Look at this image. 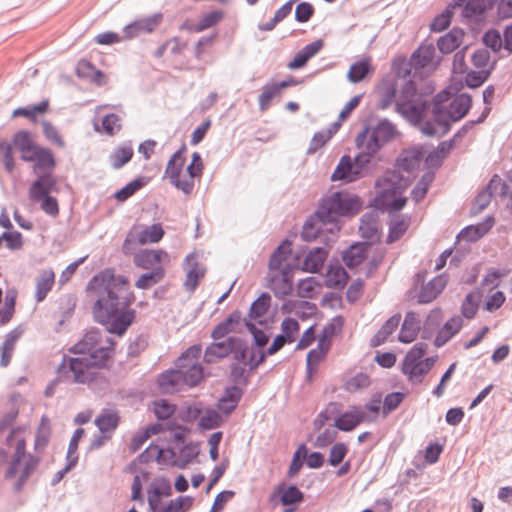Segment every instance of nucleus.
<instances>
[{
  "mask_svg": "<svg viewBox=\"0 0 512 512\" xmlns=\"http://www.w3.org/2000/svg\"><path fill=\"white\" fill-rule=\"evenodd\" d=\"M51 429L49 425V421L46 417H42L40 425L37 429L35 435V444L34 448L36 451H43L50 439Z\"/></svg>",
  "mask_w": 512,
  "mask_h": 512,
  "instance_id": "49",
  "label": "nucleus"
},
{
  "mask_svg": "<svg viewBox=\"0 0 512 512\" xmlns=\"http://www.w3.org/2000/svg\"><path fill=\"white\" fill-rule=\"evenodd\" d=\"M462 325L463 320L460 316H455L449 319L438 331L434 340V345L438 348L445 345L456 333L459 332Z\"/></svg>",
  "mask_w": 512,
  "mask_h": 512,
  "instance_id": "30",
  "label": "nucleus"
},
{
  "mask_svg": "<svg viewBox=\"0 0 512 512\" xmlns=\"http://www.w3.org/2000/svg\"><path fill=\"white\" fill-rule=\"evenodd\" d=\"M49 103L47 100H43L40 103L30 107H20L13 111V117H27L31 120H35L37 114L45 113L48 109Z\"/></svg>",
  "mask_w": 512,
  "mask_h": 512,
  "instance_id": "54",
  "label": "nucleus"
},
{
  "mask_svg": "<svg viewBox=\"0 0 512 512\" xmlns=\"http://www.w3.org/2000/svg\"><path fill=\"white\" fill-rule=\"evenodd\" d=\"M147 184V180L145 177H138L133 181L129 182L123 188L118 190L114 197L119 202H124L129 199L132 195H134L138 190L144 187Z\"/></svg>",
  "mask_w": 512,
  "mask_h": 512,
  "instance_id": "47",
  "label": "nucleus"
},
{
  "mask_svg": "<svg viewBox=\"0 0 512 512\" xmlns=\"http://www.w3.org/2000/svg\"><path fill=\"white\" fill-rule=\"evenodd\" d=\"M162 21V13H155L148 17L136 19L124 27V38L132 39L142 34L151 33L161 24Z\"/></svg>",
  "mask_w": 512,
  "mask_h": 512,
  "instance_id": "14",
  "label": "nucleus"
},
{
  "mask_svg": "<svg viewBox=\"0 0 512 512\" xmlns=\"http://www.w3.org/2000/svg\"><path fill=\"white\" fill-rule=\"evenodd\" d=\"M115 342L97 329L89 330L69 352L77 357L64 355L57 367V378L45 390L52 396L54 386L59 382L68 384H90L97 378V369L109 368L112 364Z\"/></svg>",
  "mask_w": 512,
  "mask_h": 512,
  "instance_id": "1",
  "label": "nucleus"
},
{
  "mask_svg": "<svg viewBox=\"0 0 512 512\" xmlns=\"http://www.w3.org/2000/svg\"><path fill=\"white\" fill-rule=\"evenodd\" d=\"M243 392L236 385L225 389L222 397L219 399L217 407L225 415L231 414L242 398Z\"/></svg>",
  "mask_w": 512,
  "mask_h": 512,
  "instance_id": "22",
  "label": "nucleus"
},
{
  "mask_svg": "<svg viewBox=\"0 0 512 512\" xmlns=\"http://www.w3.org/2000/svg\"><path fill=\"white\" fill-rule=\"evenodd\" d=\"M496 0H454L453 6L462 8V15L474 19L491 9Z\"/></svg>",
  "mask_w": 512,
  "mask_h": 512,
  "instance_id": "18",
  "label": "nucleus"
},
{
  "mask_svg": "<svg viewBox=\"0 0 512 512\" xmlns=\"http://www.w3.org/2000/svg\"><path fill=\"white\" fill-rule=\"evenodd\" d=\"M33 158H35L34 170H53L56 166L54 155L49 148L38 146V148H36V154Z\"/></svg>",
  "mask_w": 512,
  "mask_h": 512,
  "instance_id": "44",
  "label": "nucleus"
},
{
  "mask_svg": "<svg viewBox=\"0 0 512 512\" xmlns=\"http://www.w3.org/2000/svg\"><path fill=\"white\" fill-rule=\"evenodd\" d=\"M56 186V180L51 173H44L32 183L29 189V197L34 202H39L42 198L50 196L49 193Z\"/></svg>",
  "mask_w": 512,
  "mask_h": 512,
  "instance_id": "19",
  "label": "nucleus"
},
{
  "mask_svg": "<svg viewBox=\"0 0 512 512\" xmlns=\"http://www.w3.org/2000/svg\"><path fill=\"white\" fill-rule=\"evenodd\" d=\"M292 253L291 242L284 240L271 254L268 269L271 271L281 270Z\"/></svg>",
  "mask_w": 512,
  "mask_h": 512,
  "instance_id": "36",
  "label": "nucleus"
},
{
  "mask_svg": "<svg viewBox=\"0 0 512 512\" xmlns=\"http://www.w3.org/2000/svg\"><path fill=\"white\" fill-rule=\"evenodd\" d=\"M172 494L171 482L166 478H157L151 484L148 491V497H155V499H161V497H168Z\"/></svg>",
  "mask_w": 512,
  "mask_h": 512,
  "instance_id": "52",
  "label": "nucleus"
},
{
  "mask_svg": "<svg viewBox=\"0 0 512 512\" xmlns=\"http://www.w3.org/2000/svg\"><path fill=\"white\" fill-rule=\"evenodd\" d=\"M374 72V68L369 59H362L353 63L347 73V79L351 83H359L363 81L370 73Z\"/></svg>",
  "mask_w": 512,
  "mask_h": 512,
  "instance_id": "41",
  "label": "nucleus"
},
{
  "mask_svg": "<svg viewBox=\"0 0 512 512\" xmlns=\"http://www.w3.org/2000/svg\"><path fill=\"white\" fill-rule=\"evenodd\" d=\"M13 145L20 151L32 150L36 144L32 140L31 133L26 130L18 131L13 136Z\"/></svg>",
  "mask_w": 512,
  "mask_h": 512,
  "instance_id": "61",
  "label": "nucleus"
},
{
  "mask_svg": "<svg viewBox=\"0 0 512 512\" xmlns=\"http://www.w3.org/2000/svg\"><path fill=\"white\" fill-rule=\"evenodd\" d=\"M431 104L419 93L412 80H405L400 87L396 100V112L411 125L417 126L426 117Z\"/></svg>",
  "mask_w": 512,
  "mask_h": 512,
  "instance_id": "6",
  "label": "nucleus"
},
{
  "mask_svg": "<svg viewBox=\"0 0 512 512\" xmlns=\"http://www.w3.org/2000/svg\"><path fill=\"white\" fill-rule=\"evenodd\" d=\"M0 161L8 173L11 174L14 171L15 160L12 145L6 140H0Z\"/></svg>",
  "mask_w": 512,
  "mask_h": 512,
  "instance_id": "57",
  "label": "nucleus"
},
{
  "mask_svg": "<svg viewBox=\"0 0 512 512\" xmlns=\"http://www.w3.org/2000/svg\"><path fill=\"white\" fill-rule=\"evenodd\" d=\"M300 325L298 321L291 317H286L281 323V336H284L289 342L295 341V335L298 333Z\"/></svg>",
  "mask_w": 512,
  "mask_h": 512,
  "instance_id": "62",
  "label": "nucleus"
},
{
  "mask_svg": "<svg viewBox=\"0 0 512 512\" xmlns=\"http://www.w3.org/2000/svg\"><path fill=\"white\" fill-rule=\"evenodd\" d=\"M87 288L97 297L93 306L95 321L107 332L122 336L135 318V311L126 309L133 300L127 277L106 269L93 276Z\"/></svg>",
  "mask_w": 512,
  "mask_h": 512,
  "instance_id": "2",
  "label": "nucleus"
},
{
  "mask_svg": "<svg viewBox=\"0 0 512 512\" xmlns=\"http://www.w3.org/2000/svg\"><path fill=\"white\" fill-rule=\"evenodd\" d=\"M450 99V93L447 92L446 90H443L439 93H437L434 97H433V102H432V114H433V119H441L442 120V110L446 107V103L449 101Z\"/></svg>",
  "mask_w": 512,
  "mask_h": 512,
  "instance_id": "64",
  "label": "nucleus"
},
{
  "mask_svg": "<svg viewBox=\"0 0 512 512\" xmlns=\"http://www.w3.org/2000/svg\"><path fill=\"white\" fill-rule=\"evenodd\" d=\"M165 276V270L162 266L158 265L150 272L142 274L136 281L135 286L138 289H148L159 283Z\"/></svg>",
  "mask_w": 512,
  "mask_h": 512,
  "instance_id": "43",
  "label": "nucleus"
},
{
  "mask_svg": "<svg viewBox=\"0 0 512 512\" xmlns=\"http://www.w3.org/2000/svg\"><path fill=\"white\" fill-rule=\"evenodd\" d=\"M348 279L346 270L341 266H331L326 275V286L332 289L344 287Z\"/></svg>",
  "mask_w": 512,
  "mask_h": 512,
  "instance_id": "45",
  "label": "nucleus"
},
{
  "mask_svg": "<svg viewBox=\"0 0 512 512\" xmlns=\"http://www.w3.org/2000/svg\"><path fill=\"white\" fill-rule=\"evenodd\" d=\"M134 151L131 141H127L117 146L109 156V162L113 169H120L127 164L133 157Z\"/></svg>",
  "mask_w": 512,
  "mask_h": 512,
  "instance_id": "34",
  "label": "nucleus"
},
{
  "mask_svg": "<svg viewBox=\"0 0 512 512\" xmlns=\"http://www.w3.org/2000/svg\"><path fill=\"white\" fill-rule=\"evenodd\" d=\"M76 74L79 78L87 79L97 84H101V78H104V74L96 69L91 62L87 60H80L76 67Z\"/></svg>",
  "mask_w": 512,
  "mask_h": 512,
  "instance_id": "42",
  "label": "nucleus"
},
{
  "mask_svg": "<svg viewBox=\"0 0 512 512\" xmlns=\"http://www.w3.org/2000/svg\"><path fill=\"white\" fill-rule=\"evenodd\" d=\"M472 98L467 93H461L454 97L442 110V120L435 119L441 128V134H446L451 127L452 122L462 119L470 110Z\"/></svg>",
  "mask_w": 512,
  "mask_h": 512,
  "instance_id": "8",
  "label": "nucleus"
},
{
  "mask_svg": "<svg viewBox=\"0 0 512 512\" xmlns=\"http://www.w3.org/2000/svg\"><path fill=\"white\" fill-rule=\"evenodd\" d=\"M433 179H434V175L432 173H430V172L425 173L420 178V180L418 181L416 186L412 189L411 196H412V199L416 203L420 202L425 197V195L428 192L429 186L432 183Z\"/></svg>",
  "mask_w": 512,
  "mask_h": 512,
  "instance_id": "56",
  "label": "nucleus"
},
{
  "mask_svg": "<svg viewBox=\"0 0 512 512\" xmlns=\"http://www.w3.org/2000/svg\"><path fill=\"white\" fill-rule=\"evenodd\" d=\"M235 336L228 337L223 341L210 343L205 351L203 359L207 364L216 363L231 354Z\"/></svg>",
  "mask_w": 512,
  "mask_h": 512,
  "instance_id": "17",
  "label": "nucleus"
},
{
  "mask_svg": "<svg viewBox=\"0 0 512 512\" xmlns=\"http://www.w3.org/2000/svg\"><path fill=\"white\" fill-rule=\"evenodd\" d=\"M398 135V130L387 118L381 119L373 126H364L355 139L356 147L360 153L355 156L358 163H370L386 144Z\"/></svg>",
  "mask_w": 512,
  "mask_h": 512,
  "instance_id": "4",
  "label": "nucleus"
},
{
  "mask_svg": "<svg viewBox=\"0 0 512 512\" xmlns=\"http://www.w3.org/2000/svg\"><path fill=\"white\" fill-rule=\"evenodd\" d=\"M40 461L39 456L26 453V441L24 439L17 441L15 452L5 472L6 479L14 478L20 472L13 485L15 492H20L23 489L30 476L37 470Z\"/></svg>",
  "mask_w": 512,
  "mask_h": 512,
  "instance_id": "7",
  "label": "nucleus"
},
{
  "mask_svg": "<svg viewBox=\"0 0 512 512\" xmlns=\"http://www.w3.org/2000/svg\"><path fill=\"white\" fill-rule=\"evenodd\" d=\"M175 367L179 368L184 386H197L204 377L202 365L185 362V358H178L175 361Z\"/></svg>",
  "mask_w": 512,
  "mask_h": 512,
  "instance_id": "15",
  "label": "nucleus"
},
{
  "mask_svg": "<svg viewBox=\"0 0 512 512\" xmlns=\"http://www.w3.org/2000/svg\"><path fill=\"white\" fill-rule=\"evenodd\" d=\"M223 17V12L220 10L211 11L203 15L197 24L192 25L190 30L193 32H202L210 27L216 25Z\"/></svg>",
  "mask_w": 512,
  "mask_h": 512,
  "instance_id": "51",
  "label": "nucleus"
},
{
  "mask_svg": "<svg viewBox=\"0 0 512 512\" xmlns=\"http://www.w3.org/2000/svg\"><path fill=\"white\" fill-rule=\"evenodd\" d=\"M401 321V314L391 316L371 339V345L376 347L383 344L387 338L397 329Z\"/></svg>",
  "mask_w": 512,
  "mask_h": 512,
  "instance_id": "39",
  "label": "nucleus"
},
{
  "mask_svg": "<svg viewBox=\"0 0 512 512\" xmlns=\"http://www.w3.org/2000/svg\"><path fill=\"white\" fill-rule=\"evenodd\" d=\"M186 151L185 144L182 145L180 149H178L169 159L166 169H165V176L169 178V181H173L177 178H180L185 158L183 154Z\"/></svg>",
  "mask_w": 512,
  "mask_h": 512,
  "instance_id": "38",
  "label": "nucleus"
},
{
  "mask_svg": "<svg viewBox=\"0 0 512 512\" xmlns=\"http://www.w3.org/2000/svg\"><path fill=\"white\" fill-rule=\"evenodd\" d=\"M119 422L118 412L110 409H103L94 421L101 434H108L110 436L118 427Z\"/></svg>",
  "mask_w": 512,
  "mask_h": 512,
  "instance_id": "26",
  "label": "nucleus"
},
{
  "mask_svg": "<svg viewBox=\"0 0 512 512\" xmlns=\"http://www.w3.org/2000/svg\"><path fill=\"white\" fill-rule=\"evenodd\" d=\"M410 225V218H402L396 221H393L389 226V233L386 239L387 243H393L399 240L404 233L407 231Z\"/></svg>",
  "mask_w": 512,
  "mask_h": 512,
  "instance_id": "53",
  "label": "nucleus"
},
{
  "mask_svg": "<svg viewBox=\"0 0 512 512\" xmlns=\"http://www.w3.org/2000/svg\"><path fill=\"white\" fill-rule=\"evenodd\" d=\"M446 286V279L442 275H438L430 280L422 287L418 294V302L421 304L430 303Z\"/></svg>",
  "mask_w": 512,
  "mask_h": 512,
  "instance_id": "25",
  "label": "nucleus"
},
{
  "mask_svg": "<svg viewBox=\"0 0 512 512\" xmlns=\"http://www.w3.org/2000/svg\"><path fill=\"white\" fill-rule=\"evenodd\" d=\"M340 414V404L330 402L324 410H322L313 421L315 430H321L325 423L331 419H336Z\"/></svg>",
  "mask_w": 512,
  "mask_h": 512,
  "instance_id": "46",
  "label": "nucleus"
},
{
  "mask_svg": "<svg viewBox=\"0 0 512 512\" xmlns=\"http://www.w3.org/2000/svg\"><path fill=\"white\" fill-rule=\"evenodd\" d=\"M295 265L285 264L281 270L271 271L267 274V287L278 299H283L293 292V274Z\"/></svg>",
  "mask_w": 512,
  "mask_h": 512,
  "instance_id": "9",
  "label": "nucleus"
},
{
  "mask_svg": "<svg viewBox=\"0 0 512 512\" xmlns=\"http://www.w3.org/2000/svg\"><path fill=\"white\" fill-rule=\"evenodd\" d=\"M222 418L214 409H207L200 417L199 426L204 430L217 428L221 425Z\"/></svg>",
  "mask_w": 512,
  "mask_h": 512,
  "instance_id": "60",
  "label": "nucleus"
},
{
  "mask_svg": "<svg viewBox=\"0 0 512 512\" xmlns=\"http://www.w3.org/2000/svg\"><path fill=\"white\" fill-rule=\"evenodd\" d=\"M419 331L420 321L415 312L409 311L405 315L398 340L402 343H411L416 339Z\"/></svg>",
  "mask_w": 512,
  "mask_h": 512,
  "instance_id": "21",
  "label": "nucleus"
},
{
  "mask_svg": "<svg viewBox=\"0 0 512 512\" xmlns=\"http://www.w3.org/2000/svg\"><path fill=\"white\" fill-rule=\"evenodd\" d=\"M102 129L108 136H114L121 130V119L117 114H107L102 120Z\"/></svg>",
  "mask_w": 512,
  "mask_h": 512,
  "instance_id": "63",
  "label": "nucleus"
},
{
  "mask_svg": "<svg viewBox=\"0 0 512 512\" xmlns=\"http://www.w3.org/2000/svg\"><path fill=\"white\" fill-rule=\"evenodd\" d=\"M327 221L323 217H317V210L304 223L301 238L304 241L315 240L326 229Z\"/></svg>",
  "mask_w": 512,
  "mask_h": 512,
  "instance_id": "23",
  "label": "nucleus"
},
{
  "mask_svg": "<svg viewBox=\"0 0 512 512\" xmlns=\"http://www.w3.org/2000/svg\"><path fill=\"white\" fill-rule=\"evenodd\" d=\"M453 4L449 5L441 14L437 15L430 24L431 31L441 32L451 23Z\"/></svg>",
  "mask_w": 512,
  "mask_h": 512,
  "instance_id": "58",
  "label": "nucleus"
},
{
  "mask_svg": "<svg viewBox=\"0 0 512 512\" xmlns=\"http://www.w3.org/2000/svg\"><path fill=\"white\" fill-rule=\"evenodd\" d=\"M158 384L164 392L173 393L184 387L179 368L163 372L158 379Z\"/></svg>",
  "mask_w": 512,
  "mask_h": 512,
  "instance_id": "32",
  "label": "nucleus"
},
{
  "mask_svg": "<svg viewBox=\"0 0 512 512\" xmlns=\"http://www.w3.org/2000/svg\"><path fill=\"white\" fill-rule=\"evenodd\" d=\"M164 235V230L161 224H153L146 227L138 234V242L140 244L157 243Z\"/></svg>",
  "mask_w": 512,
  "mask_h": 512,
  "instance_id": "50",
  "label": "nucleus"
},
{
  "mask_svg": "<svg viewBox=\"0 0 512 512\" xmlns=\"http://www.w3.org/2000/svg\"><path fill=\"white\" fill-rule=\"evenodd\" d=\"M436 49L432 43L422 44L413 52L410 58V66L415 69L435 68L439 60H435Z\"/></svg>",
  "mask_w": 512,
  "mask_h": 512,
  "instance_id": "16",
  "label": "nucleus"
},
{
  "mask_svg": "<svg viewBox=\"0 0 512 512\" xmlns=\"http://www.w3.org/2000/svg\"><path fill=\"white\" fill-rule=\"evenodd\" d=\"M278 95H280V91L275 83L266 84L263 87L262 93L258 97L259 109L262 112L266 111L269 108L272 99Z\"/></svg>",
  "mask_w": 512,
  "mask_h": 512,
  "instance_id": "59",
  "label": "nucleus"
},
{
  "mask_svg": "<svg viewBox=\"0 0 512 512\" xmlns=\"http://www.w3.org/2000/svg\"><path fill=\"white\" fill-rule=\"evenodd\" d=\"M271 305V296L269 293H262L250 306L249 317L256 319L264 316Z\"/></svg>",
  "mask_w": 512,
  "mask_h": 512,
  "instance_id": "48",
  "label": "nucleus"
},
{
  "mask_svg": "<svg viewBox=\"0 0 512 512\" xmlns=\"http://www.w3.org/2000/svg\"><path fill=\"white\" fill-rule=\"evenodd\" d=\"M234 341L231 351L233 356L232 362L247 364L249 370L253 371L265 361L266 353L259 352V356L256 358L255 350L244 339L235 337Z\"/></svg>",
  "mask_w": 512,
  "mask_h": 512,
  "instance_id": "11",
  "label": "nucleus"
},
{
  "mask_svg": "<svg viewBox=\"0 0 512 512\" xmlns=\"http://www.w3.org/2000/svg\"><path fill=\"white\" fill-rule=\"evenodd\" d=\"M368 164L369 163H358L355 159L352 161L350 156L343 155L332 173L331 180H342L347 183L354 182L362 177V170Z\"/></svg>",
  "mask_w": 512,
  "mask_h": 512,
  "instance_id": "12",
  "label": "nucleus"
},
{
  "mask_svg": "<svg viewBox=\"0 0 512 512\" xmlns=\"http://www.w3.org/2000/svg\"><path fill=\"white\" fill-rule=\"evenodd\" d=\"M367 243H356L347 248L342 254V260L348 268L358 266L367 256Z\"/></svg>",
  "mask_w": 512,
  "mask_h": 512,
  "instance_id": "33",
  "label": "nucleus"
},
{
  "mask_svg": "<svg viewBox=\"0 0 512 512\" xmlns=\"http://www.w3.org/2000/svg\"><path fill=\"white\" fill-rule=\"evenodd\" d=\"M508 192L509 185L499 175H493L487 186L476 196L471 207V214L477 215L487 208L493 195L504 198Z\"/></svg>",
  "mask_w": 512,
  "mask_h": 512,
  "instance_id": "10",
  "label": "nucleus"
},
{
  "mask_svg": "<svg viewBox=\"0 0 512 512\" xmlns=\"http://www.w3.org/2000/svg\"><path fill=\"white\" fill-rule=\"evenodd\" d=\"M167 254L162 250H141L134 256V264L143 269H153L158 266Z\"/></svg>",
  "mask_w": 512,
  "mask_h": 512,
  "instance_id": "28",
  "label": "nucleus"
},
{
  "mask_svg": "<svg viewBox=\"0 0 512 512\" xmlns=\"http://www.w3.org/2000/svg\"><path fill=\"white\" fill-rule=\"evenodd\" d=\"M463 38L464 31L461 28H453L438 39L437 47L441 53L449 54L462 44Z\"/></svg>",
  "mask_w": 512,
  "mask_h": 512,
  "instance_id": "29",
  "label": "nucleus"
},
{
  "mask_svg": "<svg viewBox=\"0 0 512 512\" xmlns=\"http://www.w3.org/2000/svg\"><path fill=\"white\" fill-rule=\"evenodd\" d=\"M328 251L324 247L311 249L303 261V270L309 273H318L324 266Z\"/></svg>",
  "mask_w": 512,
  "mask_h": 512,
  "instance_id": "24",
  "label": "nucleus"
},
{
  "mask_svg": "<svg viewBox=\"0 0 512 512\" xmlns=\"http://www.w3.org/2000/svg\"><path fill=\"white\" fill-rule=\"evenodd\" d=\"M402 372L413 383H421L423 376L428 373L422 366L421 361L417 363H402Z\"/></svg>",
  "mask_w": 512,
  "mask_h": 512,
  "instance_id": "55",
  "label": "nucleus"
},
{
  "mask_svg": "<svg viewBox=\"0 0 512 512\" xmlns=\"http://www.w3.org/2000/svg\"><path fill=\"white\" fill-rule=\"evenodd\" d=\"M410 184L409 176L403 175L399 170H386L375 183L378 189L375 197L377 207L389 213L402 210L407 203L403 194Z\"/></svg>",
  "mask_w": 512,
  "mask_h": 512,
  "instance_id": "3",
  "label": "nucleus"
},
{
  "mask_svg": "<svg viewBox=\"0 0 512 512\" xmlns=\"http://www.w3.org/2000/svg\"><path fill=\"white\" fill-rule=\"evenodd\" d=\"M344 319L342 316H335L329 323H327L318 338L317 346L328 352L331 346V340L337 331L343 327Z\"/></svg>",
  "mask_w": 512,
  "mask_h": 512,
  "instance_id": "31",
  "label": "nucleus"
},
{
  "mask_svg": "<svg viewBox=\"0 0 512 512\" xmlns=\"http://www.w3.org/2000/svg\"><path fill=\"white\" fill-rule=\"evenodd\" d=\"M242 314L239 310L233 311L225 320L218 323L211 332V338L219 340L234 332L240 324Z\"/></svg>",
  "mask_w": 512,
  "mask_h": 512,
  "instance_id": "27",
  "label": "nucleus"
},
{
  "mask_svg": "<svg viewBox=\"0 0 512 512\" xmlns=\"http://www.w3.org/2000/svg\"><path fill=\"white\" fill-rule=\"evenodd\" d=\"M362 207V201L356 195L337 191L330 196L322 199L317 208V217H323L332 227L327 229L332 238L329 241L334 242L336 232L340 230L337 221L340 216L355 215Z\"/></svg>",
  "mask_w": 512,
  "mask_h": 512,
  "instance_id": "5",
  "label": "nucleus"
},
{
  "mask_svg": "<svg viewBox=\"0 0 512 512\" xmlns=\"http://www.w3.org/2000/svg\"><path fill=\"white\" fill-rule=\"evenodd\" d=\"M183 270L186 272V278L183 286L186 291L194 292L199 281L204 278L206 268L198 261V255L194 252L188 254L183 262Z\"/></svg>",
  "mask_w": 512,
  "mask_h": 512,
  "instance_id": "13",
  "label": "nucleus"
},
{
  "mask_svg": "<svg viewBox=\"0 0 512 512\" xmlns=\"http://www.w3.org/2000/svg\"><path fill=\"white\" fill-rule=\"evenodd\" d=\"M397 91H398V85L395 81L392 80H385L382 83V86L380 88L379 94V100L377 103V108L380 110H386L389 108L393 103L396 104L397 100Z\"/></svg>",
  "mask_w": 512,
  "mask_h": 512,
  "instance_id": "35",
  "label": "nucleus"
},
{
  "mask_svg": "<svg viewBox=\"0 0 512 512\" xmlns=\"http://www.w3.org/2000/svg\"><path fill=\"white\" fill-rule=\"evenodd\" d=\"M365 416V412L358 408L345 413L340 412L334 421V427L343 432L352 431L365 420Z\"/></svg>",
  "mask_w": 512,
  "mask_h": 512,
  "instance_id": "20",
  "label": "nucleus"
},
{
  "mask_svg": "<svg viewBox=\"0 0 512 512\" xmlns=\"http://www.w3.org/2000/svg\"><path fill=\"white\" fill-rule=\"evenodd\" d=\"M493 224L494 219L492 217H487L485 222L481 224L465 227L463 230H461L458 237H461L462 239H465L469 242H475L483 237L493 227Z\"/></svg>",
  "mask_w": 512,
  "mask_h": 512,
  "instance_id": "37",
  "label": "nucleus"
},
{
  "mask_svg": "<svg viewBox=\"0 0 512 512\" xmlns=\"http://www.w3.org/2000/svg\"><path fill=\"white\" fill-rule=\"evenodd\" d=\"M55 282V275L52 270H44L36 279V293L35 299L37 302H42L48 292L52 289Z\"/></svg>",
  "mask_w": 512,
  "mask_h": 512,
  "instance_id": "40",
  "label": "nucleus"
}]
</instances>
